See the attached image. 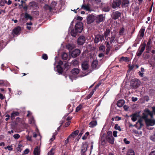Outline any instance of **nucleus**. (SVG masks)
<instances>
[{
    "label": "nucleus",
    "instance_id": "obj_1",
    "mask_svg": "<svg viewBox=\"0 0 155 155\" xmlns=\"http://www.w3.org/2000/svg\"><path fill=\"white\" fill-rule=\"evenodd\" d=\"M123 0H115L112 3V7L113 8H120L121 5L122 8H125L128 7L130 4V1L128 0V2H126V4L123 2Z\"/></svg>",
    "mask_w": 155,
    "mask_h": 155
},
{
    "label": "nucleus",
    "instance_id": "obj_2",
    "mask_svg": "<svg viewBox=\"0 0 155 155\" xmlns=\"http://www.w3.org/2000/svg\"><path fill=\"white\" fill-rule=\"evenodd\" d=\"M130 84L131 88L135 89L140 85V81L138 79L134 78L131 81Z\"/></svg>",
    "mask_w": 155,
    "mask_h": 155
},
{
    "label": "nucleus",
    "instance_id": "obj_3",
    "mask_svg": "<svg viewBox=\"0 0 155 155\" xmlns=\"http://www.w3.org/2000/svg\"><path fill=\"white\" fill-rule=\"evenodd\" d=\"M149 115L150 116L151 118H153V114L152 113L149 109L146 108L144 110V112L143 113L142 118L145 121L146 120L148 119L147 117Z\"/></svg>",
    "mask_w": 155,
    "mask_h": 155
},
{
    "label": "nucleus",
    "instance_id": "obj_4",
    "mask_svg": "<svg viewBox=\"0 0 155 155\" xmlns=\"http://www.w3.org/2000/svg\"><path fill=\"white\" fill-rule=\"evenodd\" d=\"M88 147V144L87 142L83 143L82 146L81 147V155H86V152Z\"/></svg>",
    "mask_w": 155,
    "mask_h": 155
},
{
    "label": "nucleus",
    "instance_id": "obj_5",
    "mask_svg": "<svg viewBox=\"0 0 155 155\" xmlns=\"http://www.w3.org/2000/svg\"><path fill=\"white\" fill-rule=\"evenodd\" d=\"M83 24L81 22L77 23L75 25V29L76 32L78 33H80L83 29Z\"/></svg>",
    "mask_w": 155,
    "mask_h": 155
},
{
    "label": "nucleus",
    "instance_id": "obj_6",
    "mask_svg": "<svg viewBox=\"0 0 155 155\" xmlns=\"http://www.w3.org/2000/svg\"><path fill=\"white\" fill-rule=\"evenodd\" d=\"M56 3L54 1L52 2L51 4V5L49 6L48 5H46L45 9L46 10H49V12H51L54 10H55V6L56 5Z\"/></svg>",
    "mask_w": 155,
    "mask_h": 155
},
{
    "label": "nucleus",
    "instance_id": "obj_7",
    "mask_svg": "<svg viewBox=\"0 0 155 155\" xmlns=\"http://www.w3.org/2000/svg\"><path fill=\"white\" fill-rule=\"evenodd\" d=\"M95 20V16L91 14L88 15L87 17V23L90 24L93 23Z\"/></svg>",
    "mask_w": 155,
    "mask_h": 155
},
{
    "label": "nucleus",
    "instance_id": "obj_8",
    "mask_svg": "<svg viewBox=\"0 0 155 155\" xmlns=\"http://www.w3.org/2000/svg\"><path fill=\"white\" fill-rule=\"evenodd\" d=\"M21 28L20 26H18L15 27L12 31L13 35L14 36L16 35H19L21 33Z\"/></svg>",
    "mask_w": 155,
    "mask_h": 155
},
{
    "label": "nucleus",
    "instance_id": "obj_9",
    "mask_svg": "<svg viewBox=\"0 0 155 155\" xmlns=\"http://www.w3.org/2000/svg\"><path fill=\"white\" fill-rule=\"evenodd\" d=\"M104 39V36L100 34H98L95 36L94 42L97 43L100 41L102 42Z\"/></svg>",
    "mask_w": 155,
    "mask_h": 155
},
{
    "label": "nucleus",
    "instance_id": "obj_10",
    "mask_svg": "<svg viewBox=\"0 0 155 155\" xmlns=\"http://www.w3.org/2000/svg\"><path fill=\"white\" fill-rule=\"evenodd\" d=\"M81 51L79 49H76L73 51L71 54V56L74 58L78 57L80 54Z\"/></svg>",
    "mask_w": 155,
    "mask_h": 155
},
{
    "label": "nucleus",
    "instance_id": "obj_11",
    "mask_svg": "<svg viewBox=\"0 0 155 155\" xmlns=\"http://www.w3.org/2000/svg\"><path fill=\"white\" fill-rule=\"evenodd\" d=\"M104 18L103 15L101 14L96 16H95V20L96 23H100L104 20Z\"/></svg>",
    "mask_w": 155,
    "mask_h": 155
},
{
    "label": "nucleus",
    "instance_id": "obj_12",
    "mask_svg": "<svg viewBox=\"0 0 155 155\" xmlns=\"http://www.w3.org/2000/svg\"><path fill=\"white\" fill-rule=\"evenodd\" d=\"M85 38L84 36H80L77 40V43L79 45H82L85 42Z\"/></svg>",
    "mask_w": 155,
    "mask_h": 155
},
{
    "label": "nucleus",
    "instance_id": "obj_13",
    "mask_svg": "<svg viewBox=\"0 0 155 155\" xmlns=\"http://www.w3.org/2000/svg\"><path fill=\"white\" fill-rule=\"evenodd\" d=\"M147 126H153L155 124V120L148 119L145 121Z\"/></svg>",
    "mask_w": 155,
    "mask_h": 155
},
{
    "label": "nucleus",
    "instance_id": "obj_14",
    "mask_svg": "<svg viewBox=\"0 0 155 155\" xmlns=\"http://www.w3.org/2000/svg\"><path fill=\"white\" fill-rule=\"evenodd\" d=\"M81 67L82 70L84 71L87 70L89 67L88 63L86 61L82 62L81 64Z\"/></svg>",
    "mask_w": 155,
    "mask_h": 155
},
{
    "label": "nucleus",
    "instance_id": "obj_15",
    "mask_svg": "<svg viewBox=\"0 0 155 155\" xmlns=\"http://www.w3.org/2000/svg\"><path fill=\"white\" fill-rule=\"evenodd\" d=\"M144 31L145 29L144 28H142L140 30L139 34L137 37V38L139 39V41H140L143 37Z\"/></svg>",
    "mask_w": 155,
    "mask_h": 155
},
{
    "label": "nucleus",
    "instance_id": "obj_16",
    "mask_svg": "<svg viewBox=\"0 0 155 155\" xmlns=\"http://www.w3.org/2000/svg\"><path fill=\"white\" fill-rule=\"evenodd\" d=\"M121 15L120 12L118 11L114 12L112 14V18L115 20L118 19Z\"/></svg>",
    "mask_w": 155,
    "mask_h": 155
},
{
    "label": "nucleus",
    "instance_id": "obj_17",
    "mask_svg": "<svg viewBox=\"0 0 155 155\" xmlns=\"http://www.w3.org/2000/svg\"><path fill=\"white\" fill-rule=\"evenodd\" d=\"M106 140L109 143L111 144H113L114 143V139L112 136L111 132L110 136L108 135L107 137Z\"/></svg>",
    "mask_w": 155,
    "mask_h": 155
},
{
    "label": "nucleus",
    "instance_id": "obj_18",
    "mask_svg": "<svg viewBox=\"0 0 155 155\" xmlns=\"http://www.w3.org/2000/svg\"><path fill=\"white\" fill-rule=\"evenodd\" d=\"M145 49V48L142 47H141L140 46L136 54V55L137 56L140 57L142 54Z\"/></svg>",
    "mask_w": 155,
    "mask_h": 155
},
{
    "label": "nucleus",
    "instance_id": "obj_19",
    "mask_svg": "<svg viewBox=\"0 0 155 155\" xmlns=\"http://www.w3.org/2000/svg\"><path fill=\"white\" fill-rule=\"evenodd\" d=\"M33 154L34 155H40V150L38 146H36L33 151Z\"/></svg>",
    "mask_w": 155,
    "mask_h": 155
},
{
    "label": "nucleus",
    "instance_id": "obj_20",
    "mask_svg": "<svg viewBox=\"0 0 155 155\" xmlns=\"http://www.w3.org/2000/svg\"><path fill=\"white\" fill-rule=\"evenodd\" d=\"M110 5L109 4H107L102 8V11L105 12H107L110 10Z\"/></svg>",
    "mask_w": 155,
    "mask_h": 155
},
{
    "label": "nucleus",
    "instance_id": "obj_21",
    "mask_svg": "<svg viewBox=\"0 0 155 155\" xmlns=\"http://www.w3.org/2000/svg\"><path fill=\"white\" fill-rule=\"evenodd\" d=\"M19 113L18 112H13L11 114V120H13L15 119V117L18 116Z\"/></svg>",
    "mask_w": 155,
    "mask_h": 155
},
{
    "label": "nucleus",
    "instance_id": "obj_22",
    "mask_svg": "<svg viewBox=\"0 0 155 155\" xmlns=\"http://www.w3.org/2000/svg\"><path fill=\"white\" fill-rule=\"evenodd\" d=\"M124 104V101L123 100H120L118 101L117 103V106L120 107H122Z\"/></svg>",
    "mask_w": 155,
    "mask_h": 155
},
{
    "label": "nucleus",
    "instance_id": "obj_23",
    "mask_svg": "<svg viewBox=\"0 0 155 155\" xmlns=\"http://www.w3.org/2000/svg\"><path fill=\"white\" fill-rule=\"evenodd\" d=\"M116 37V35H112L110 37H108V38L109 40V41L110 42V44H112V43L114 42L115 40V39Z\"/></svg>",
    "mask_w": 155,
    "mask_h": 155
},
{
    "label": "nucleus",
    "instance_id": "obj_24",
    "mask_svg": "<svg viewBox=\"0 0 155 155\" xmlns=\"http://www.w3.org/2000/svg\"><path fill=\"white\" fill-rule=\"evenodd\" d=\"M79 72V70L78 68L73 69L71 71V73L74 75H77Z\"/></svg>",
    "mask_w": 155,
    "mask_h": 155
},
{
    "label": "nucleus",
    "instance_id": "obj_25",
    "mask_svg": "<svg viewBox=\"0 0 155 155\" xmlns=\"http://www.w3.org/2000/svg\"><path fill=\"white\" fill-rule=\"evenodd\" d=\"M97 123L96 121H91L89 124V126L90 127H94L97 125Z\"/></svg>",
    "mask_w": 155,
    "mask_h": 155
},
{
    "label": "nucleus",
    "instance_id": "obj_26",
    "mask_svg": "<svg viewBox=\"0 0 155 155\" xmlns=\"http://www.w3.org/2000/svg\"><path fill=\"white\" fill-rule=\"evenodd\" d=\"M98 65V61L96 60L94 61L91 64V66L92 68L95 69H96Z\"/></svg>",
    "mask_w": 155,
    "mask_h": 155
},
{
    "label": "nucleus",
    "instance_id": "obj_27",
    "mask_svg": "<svg viewBox=\"0 0 155 155\" xmlns=\"http://www.w3.org/2000/svg\"><path fill=\"white\" fill-rule=\"evenodd\" d=\"M81 9L85 10L87 11H90V7L88 5H85L84 4H83L81 6Z\"/></svg>",
    "mask_w": 155,
    "mask_h": 155
},
{
    "label": "nucleus",
    "instance_id": "obj_28",
    "mask_svg": "<svg viewBox=\"0 0 155 155\" xmlns=\"http://www.w3.org/2000/svg\"><path fill=\"white\" fill-rule=\"evenodd\" d=\"M30 6L33 8H35L38 7L37 3L35 2H30L29 4Z\"/></svg>",
    "mask_w": 155,
    "mask_h": 155
},
{
    "label": "nucleus",
    "instance_id": "obj_29",
    "mask_svg": "<svg viewBox=\"0 0 155 155\" xmlns=\"http://www.w3.org/2000/svg\"><path fill=\"white\" fill-rule=\"evenodd\" d=\"M138 116V115L136 113L134 114L130 115V117H132V120L134 122L136 121L137 120V117Z\"/></svg>",
    "mask_w": 155,
    "mask_h": 155
},
{
    "label": "nucleus",
    "instance_id": "obj_30",
    "mask_svg": "<svg viewBox=\"0 0 155 155\" xmlns=\"http://www.w3.org/2000/svg\"><path fill=\"white\" fill-rule=\"evenodd\" d=\"M56 67L57 69L58 72L60 74H61L63 72V69L62 67H61L60 65H57Z\"/></svg>",
    "mask_w": 155,
    "mask_h": 155
},
{
    "label": "nucleus",
    "instance_id": "obj_31",
    "mask_svg": "<svg viewBox=\"0 0 155 155\" xmlns=\"http://www.w3.org/2000/svg\"><path fill=\"white\" fill-rule=\"evenodd\" d=\"M24 17L26 20H28V19H29L30 20H33V18L27 13H25Z\"/></svg>",
    "mask_w": 155,
    "mask_h": 155
},
{
    "label": "nucleus",
    "instance_id": "obj_32",
    "mask_svg": "<svg viewBox=\"0 0 155 155\" xmlns=\"http://www.w3.org/2000/svg\"><path fill=\"white\" fill-rule=\"evenodd\" d=\"M110 32V29L107 28L104 33V37H107L109 35Z\"/></svg>",
    "mask_w": 155,
    "mask_h": 155
},
{
    "label": "nucleus",
    "instance_id": "obj_33",
    "mask_svg": "<svg viewBox=\"0 0 155 155\" xmlns=\"http://www.w3.org/2000/svg\"><path fill=\"white\" fill-rule=\"evenodd\" d=\"M83 104H80L78 106H77L75 112H77L79 111L83 108Z\"/></svg>",
    "mask_w": 155,
    "mask_h": 155
},
{
    "label": "nucleus",
    "instance_id": "obj_34",
    "mask_svg": "<svg viewBox=\"0 0 155 155\" xmlns=\"http://www.w3.org/2000/svg\"><path fill=\"white\" fill-rule=\"evenodd\" d=\"M127 155H135L134 151L132 149H129L127 151Z\"/></svg>",
    "mask_w": 155,
    "mask_h": 155
},
{
    "label": "nucleus",
    "instance_id": "obj_35",
    "mask_svg": "<svg viewBox=\"0 0 155 155\" xmlns=\"http://www.w3.org/2000/svg\"><path fill=\"white\" fill-rule=\"evenodd\" d=\"M78 33V32H76L75 30H74V29L72 30L71 32V35L74 37H75L77 33Z\"/></svg>",
    "mask_w": 155,
    "mask_h": 155
},
{
    "label": "nucleus",
    "instance_id": "obj_36",
    "mask_svg": "<svg viewBox=\"0 0 155 155\" xmlns=\"http://www.w3.org/2000/svg\"><path fill=\"white\" fill-rule=\"evenodd\" d=\"M62 59L64 60H66L68 58L67 54L65 53H63L62 55Z\"/></svg>",
    "mask_w": 155,
    "mask_h": 155
},
{
    "label": "nucleus",
    "instance_id": "obj_37",
    "mask_svg": "<svg viewBox=\"0 0 155 155\" xmlns=\"http://www.w3.org/2000/svg\"><path fill=\"white\" fill-rule=\"evenodd\" d=\"M66 48L67 49L69 50V52L71 51L73 49L72 47L71 46L70 44H68L66 45Z\"/></svg>",
    "mask_w": 155,
    "mask_h": 155
},
{
    "label": "nucleus",
    "instance_id": "obj_38",
    "mask_svg": "<svg viewBox=\"0 0 155 155\" xmlns=\"http://www.w3.org/2000/svg\"><path fill=\"white\" fill-rule=\"evenodd\" d=\"M142 122H143L142 119L141 118L139 119L138 120L137 122L136 123V124H135L134 125L135 127H138V124L142 123Z\"/></svg>",
    "mask_w": 155,
    "mask_h": 155
},
{
    "label": "nucleus",
    "instance_id": "obj_39",
    "mask_svg": "<svg viewBox=\"0 0 155 155\" xmlns=\"http://www.w3.org/2000/svg\"><path fill=\"white\" fill-rule=\"evenodd\" d=\"M69 112H72L73 111V107H71L70 104H69L67 106Z\"/></svg>",
    "mask_w": 155,
    "mask_h": 155
},
{
    "label": "nucleus",
    "instance_id": "obj_40",
    "mask_svg": "<svg viewBox=\"0 0 155 155\" xmlns=\"http://www.w3.org/2000/svg\"><path fill=\"white\" fill-rule=\"evenodd\" d=\"M114 128L116 130H118L119 131H121V129L119 126L117 124H115L114 126Z\"/></svg>",
    "mask_w": 155,
    "mask_h": 155
},
{
    "label": "nucleus",
    "instance_id": "obj_41",
    "mask_svg": "<svg viewBox=\"0 0 155 155\" xmlns=\"http://www.w3.org/2000/svg\"><path fill=\"white\" fill-rule=\"evenodd\" d=\"M79 61L77 60H74L72 61V64L74 66H77L78 64Z\"/></svg>",
    "mask_w": 155,
    "mask_h": 155
},
{
    "label": "nucleus",
    "instance_id": "obj_42",
    "mask_svg": "<svg viewBox=\"0 0 155 155\" xmlns=\"http://www.w3.org/2000/svg\"><path fill=\"white\" fill-rule=\"evenodd\" d=\"M105 46L103 45L100 47L99 48V50L101 51H103L104 52L105 51Z\"/></svg>",
    "mask_w": 155,
    "mask_h": 155
},
{
    "label": "nucleus",
    "instance_id": "obj_43",
    "mask_svg": "<svg viewBox=\"0 0 155 155\" xmlns=\"http://www.w3.org/2000/svg\"><path fill=\"white\" fill-rule=\"evenodd\" d=\"M101 144L102 145H104L105 144V141L104 137H102L101 139Z\"/></svg>",
    "mask_w": 155,
    "mask_h": 155
},
{
    "label": "nucleus",
    "instance_id": "obj_44",
    "mask_svg": "<svg viewBox=\"0 0 155 155\" xmlns=\"http://www.w3.org/2000/svg\"><path fill=\"white\" fill-rule=\"evenodd\" d=\"M107 48L105 51V54L106 55L108 54L109 52L110 51L111 47H106Z\"/></svg>",
    "mask_w": 155,
    "mask_h": 155
},
{
    "label": "nucleus",
    "instance_id": "obj_45",
    "mask_svg": "<svg viewBox=\"0 0 155 155\" xmlns=\"http://www.w3.org/2000/svg\"><path fill=\"white\" fill-rule=\"evenodd\" d=\"M12 146H9L8 145L7 146V147H5L4 148V149L5 150H7V149H8V150L11 151L13 150V148H12Z\"/></svg>",
    "mask_w": 155,
    "mask_h": 155
},
{
    "label": "nucleus",
    "instance_id": "obj_46",
    "mask_svg": "<svg viewBox=\"0 0 155 155\" xmlns=\"http://www.w3.org/2000/svg\"><path fill=\"white\" fill-rule=\"evenodd\" d=\"M42 58L45 60H47L48 59V56L47 54H43L42 56Z\"/></svg>",
    "mask_w": 155,
    "mask_h": 155
},
{
    "label": "nucleus",
    "instance_id": "obj_47",
    "mask_svg": "<svg viewBox=\"0 0 155 155\" xmlns=\"http://www.w3.org/2000/svg\"><path fill=\"white\" fill-rule=\"evenodd\" d=\"M20 135L18 134H16L13 135L14 138L15 139H18L20 137Z\"/></svg>",
    "mask_w": 155,
    "mask_h": 155
},
{
    "label": "nucleus",
    "instance_id": "obj_48",
    "mask_svg": "<svg viewBox=\"0 0 155 155\" xmlns=\"http://www.w3.org/2000/svg\"><path fill=\"white\" fill-rule=\"evenodd\" d=\"M146 42L147 41L146 40H145L144 41L143 43L141 44L140 45L141 47H142L143 48H145L146 46Z\"/></svg>",
    "mask_w": 155,
    "mask_h": 155
},
{
    "label": "nucleus",
    "instance_id": "obj_49",
    "mask_svg": "<svg viewBox=\"0 0 155 155\" xmlns=\"http://www.w3.org/2000/svg\"><path fill=\"white\" fill-rule=\"evenodd\" d=\"M150 138L153 141L155 142V133L153 135L151 136Z\"/></svg>",
    "mask_w": 155,
    "mask_h": 155
},
{
    "label": "nucleus",
    "instance_id": "obj_50",
    "mask_svg": "<svg viewBox=\"0 0 155 155\" xmlns=\"http://www.w3.org/2000/svg\"><path fill=\"white\" fill-rule=\"evenodd\" d=\"M71 139L69 137H68L67 139L65 141V144H68L69 141H71Z\"/></svg>",
    "mask_w": 155,
    "mask_h": 155
},
{
    "label": "nucleus",
    "instance_id": "obj_51",
    "mask_svg": "<svg viewBox=\"0 0 155 155\" xmlns=\"http://www.w3.org/2000/svg\"><path fill=\"white\" fill-rule=\"evenodd\" d=\"M53 148H52L48 153V155H54V153L53 152Z\"/></svg>",
    "mask_w": 155,
    "mask_h": 155
},
{
    "label": "nucleus",
    "instance_id": "obj_52",
    "mask_svg": "<svg viewBox=\"0 0 155 155\" xmlns=\"http://www.w3.org/2000/svg\"><path fill=\"white\" fill-rule=\"evenodd\" d=\"M146 50L148 51L147 52H148L149 51H150L151 50V46L146 45Z\"/></svg>",
    "mask_w": 155,
    "mask_h": 155
},
{
    "label": "nucleus",
    "instance_id": "obj_53",
    "mask_svg": "<svg viewBox=\"0 0 155 155\" xmlns=\"http://www.w3.org/2000/svg\"><path fill=\"white\" fill-rule=\"evenodd\" d=\"M79 132V131L78 130H76L74 131L72 133H73V134H74V135L75 136H77V135H78Z\"/></svg>",
    "mask_w": 155,
    "mask_h": 155
},
{
    "label": "nucleus",
    "instance_id": "obj_54",
    "mask_svg": "<svg viewBox=\"0 0 155 155\" xmlns=\"http://www.w3.org/2000/svg\"><path fill=\"white\" fill-rule=\"evenodd\" d=\"M151 42V38H149L148 39V41L147 42L146 45L151 46L150 44Z\"/></svg>",
    "mask_w": 155,
    "mask_h": 155
},
{
    "label": "nucleus",
    "instance_id": "obj_55",
    "mask_svg": "<svg viewBox=\"0 0 155 155\" xmlns=\"http://www.w3.org/2000/svg\"><path fill=\"white\" fill-rule=\"evenodd\" d=\"M123 141L124 143L126 144H129L130 143V141L127 140L126 138H124Z\"/></svg>",
    "mask_w": 155,
    "mask_h": 155
},
{
    "label": "nucleus",
    "instance_id": "obj_56",
    "mask_svg": "<svg viewBox=\"0 0 155 155\" xmlns=\"http://www.w3.org/2000/svg\"><path fill=\"white\" fill-rule=\"evenodd\" d=\"M105 43H106V47H111L110 46V42L108 41H105Z\"/></svg>",
    "mask_w": 155,
    "mask_h": 155
},
{
    "label": "nucleus",
    "instance_id": "obj_57",
    "mask_svg": "<svg viewBox=\"0 0 155 155\" xmlns=\"http://www.w3.org/2000/svg\"><path fill=\"white\" fill-rule=\"evenodd\" d=\"M93 143H94L93 142H91V148H90V153H91V152L92 151V150L93 149Z\"/></svg>",
    "mask_w": 155,
    "mask_h": 155
},
{
    "label": "nucleus",
    "instance_id": "obj_58",
    "mask_svg": "<svg viewBox=\"0 0 155 155\" xmlns=\"http://www.w3.org/2000/svg\"><path fill=\"white\" fill-rule=\"evenodd\" d=\"M152 111H151V112L153 114V116L154 114V115H155V106L152 107Z\"/></svg>",
    "mask_w": 155,
    "mask_h": 155
},
{
    "label": "nucleus",
    "instance_id": "obj_59",
    "mask_svg": "<svg viewBox=\"0 0 155 155\" xmlns=\"http://www.w3.org/2000/svg\"><path fill=\"white\" fill-rule=\"evenodd\" d=\"M5 3L6 4H8V5H10L12 3V2L10 0H8V1L7 2L6 0H5Z\"/></svg>",
    "mask_w": 155,
    "mask_h": 155
},
{
    "label": "nucleus",
    "instance_id": "obj_60",
    "mask_svg": "<svg viewBox=\"0 0 155 155\" xmlns=\"http://www.w3.org/2000/svg\"><path fill=\"white\" fill-rule=\"evenodd\" d=\"M33 14L36 16H38L39 15V12L38 11H35L34 12Z\"/></svg>",
    "mask_w": 155,
    "mask_h": 155
},
{
    "label": "nucleus",
    "instance_id": "obj_61",
    "mask_svg": "<svg viewBox=\"0 0 155 155\" xmlns=\"http://www.w3.org/2000/svg\"><path fill=\"white\" fill-rule=\"evenodd\" d=\"M131 99L133 101L135 102L137 100L138 98L137 97H132Z\"/></svg>",
    "mask_w": 155,
    "mask_h": 155
},
{
    "label": "nucleus",
    "instance_id": "obj_62",
    "mask_svg": "<svg viewBox=\"0 0 155 155\" xmlns=\"http://www.w3.org/2000/svg\"><path fill=\"white\" fill-rule=\"evenodd\" d=\"M134 67H135V65H133L132 66H130V65H129V68L130 70H132L133 69V68H134Z\"/></svg>",
    "mask_w": 155,
    "mask_h": 155
},
{
    "label": "nucleus",
    "instance_id": "obj_63",
    "mask_svg": "<svg viewBox=\"0 0 155 155\" xmlns=\"http://www.w3.org/2000/svg\"><path fill=\"white\" fill-rule=\"evenodd\" d=\"M29 152V150L28 149H25L24 151V153L25 154H28Z\"/></svg>",
    "mask_w": 155,
    "mask_h": 155
},
{
    "label": "nucleus",
    "instance_id": "obj_64",
    "mask_svg": "<svg viewBox=\"0 0 155 155\" xmlns=\"http://www.w3.org/2000/svg\"><path fill=\"white\" fill-rule=\"evenodd\" d=\"M148 155H155V150L151 151Z\"/></svg>",
    "mask_w": 155,
    "mask_h": 155
}]
</instances>
